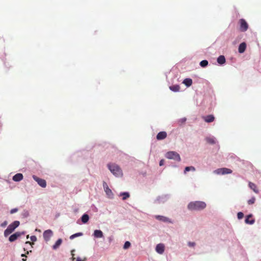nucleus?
Segmentation results:
<instances>
[{"instance_id":"nucleus-2","label":"nucleus","mask_w":261,"mask_h":261,"mask_svg":"<svg viewBox=\"0 0 261 261\" xmlns=\"http://www.w3.org/2000/svg\"><path fill=\"white\" fill-rule=\"evenodd\" d=\"M108 168L112 173L116 177H122L123 172L120 167L115 163L108 164Z\"/></svg>"},{"instance_id":"nucleus-35","label":"nucleus","mask_w":261,"mask_h":261,"mask_svg":"<svg viewBox=\"0 0 261 261\" xmlns=\"http://www.w3.org/2000/svg\"><path fill=\"white\" fill-rule=\"evenodd\" d=\"M103 187L104 190L106 189V188H109L107 184L105 181L103 182Z\"/></svg>"},{"instance_id":"nucleus-16","label":"nucleus","mask_w":261,"mask_h":261,"mask_svg":"<svg viewBox=\"0 0 261 261\" xmlns=\"http://www.w3.org/2000/svg\"><path fill=\"white\" fill-rule=\"evenodd\" d=\"M249 187L252 189L255 193H258L259 191L257 188V187L255 184L253 182H249Z\"/></svg>"},{"instance_id":"nucleus-30","label":"nucleus","mask_w":261,"mask_h":261,"mask_svg":"<svg viewBox=\"0 0 261 261\" xmlns=\"http://www.w3.org/2000/svg\"><path fill=\"white\" fill-rule=\"evenodd\" d=\"M255 201V198L254 197H252L250 199L248 200L247 202L248 204H252L254 203Z\"/></svg>"},{"instance_id":"nucleus-12","label":"nucleus","mask_w":261,"mask_h":261,"mask_svg":"<svg viewBox=\"0 0 261 261\" xmlns=\"http://www.w3.org/2000/svg\"><path fill=\"white\" fill-rule=\"evenodd\" d=\"M252 217L253 216L252 214L248 215L245 219L246 223L249 224H254V223L255 222V220L253 218H252Z\"/></svg>"},{"instance_id":"nucleus-34","label":"nucleus","mask_w":261,"mask_h":261,"mask_svg":"<svg viewBox=\"0 0 261 261\" xmlns=\"http://www.w3.org/2000/svg\"><path fill=\"white\" fill-rule=\"evenodd\" d=\"M18 208H13V209H12V210L10 211V213H11V214H14V213H15L17 212L18 211Z\"/></svg>"},{"instance_id":"nucleus-3","label":"nucleus","mask_w":261,"mask_h":261,"mask_svg":"<svg viewBox=\"0 0 261 261\" xmlns=\"http://www.w3.org/2000/svg\"><path fill=\"white\" fill-rule=\"evenodd\" d=\"M19 224L20 222L18 221H15L10 224L4 231L5 236L6 237L11 233L14 229L19 225Z\"/></svg>"},{"instance_id":"nucleus-25","label":"nucleus","mask_w":261,"mask_h":261,"mask_svg":"<svg viewBox=\"0 0 261 261\" xmlns=\"http://www.w3.org/2000/svg\"><path fill=\"white\" fill-rule=\"evenodd\" d=\"M120 196H122V200H125L129 198L130 195L128 192H123L120 194Z\"/></svg>"},{"instance_id":"nucleus-42","label":"nucleus","mask_w":261,"mask_h":261,"mask_svg":"<svg viewBox=\"0 0 261 261\" xmlns=\"http://www.w3.org/2000/svg\"><path fill=\"white\" fill-rule=\"evenodd\" d=\"M25 260H26L25 259H24V258L22 259L23 261H25Z\"/></svg>"},{"instance_id":"nucleus-13","label":"nucleus","mask_w":261,"mask_h":261,"mask_svg":"<svg viewBox=\"0 0 261 261\" xmlns=\"http://www.w3.org/2000/svg\"><path fill=\"white\" fill-rule=\"evenodd\" d=\"M167 137V133L165 132H161L156 136V139L158 140L164 139Z\"/></svg>"},{"instance_id":"nucleus-18","label":"nucleus","mask_w":261,"mask_h":261,"mask_svg":"<svg viewBox=\"0 0 261 261\" xmlns=\"http://www.w3.org/2000/svg\"><path fill=\"white\" fill-rule=\"evenodd\" d=\"M225 61H226V60H225V57L224 56H220L218 58H217V62L219 64H223L224 63H225Z\"/></svg>"},{"instance_id":"nucleus-22","label":"nucleus","mask_w":261,"mask_h":261,"mask_svg":"<svg viewBox=\"0 0 261 261\" xmlns=\"http://www.w3.org/2000/svg\"><path fill=\"white\" fill-rule=\"evenodd\" d=\"M62 242V240L61 239H58L56 242L55 243V244L53 245V248L54 249H57L59 246L61 244Z\"/></svg>"},{"instance_id":"nucleus-21","label":"nucleus","mask_w":261,"mask_h":261,"mask_svg":"<svg viewBox=\"0 0 261 261\" xmlns=\"http://www.w3.org/2000/svg\"><path fill=\"white\" fill-rule=\"evenodd\" d=\"M89 217L86 214H84L81 218V220L83 223H86L89 221Z\"/></svg>"},{"instance_id":"nucleus-15","label":"nucleus","mask_w":261,"mask_h":261,"mask_svg":"<svg viewBox=\"0 0 261 261\" xmlns=\"http://www.w3.org/2000/svg\"><path fill=\"white\" fill-rule=\"evenodd\" d=\"M23 179V175L21 173H17L13 177V180L15 181H19Z\"/></svg>"},{"instance_id":"nucleus-28","label":"nucleus","mask_w":261,"mask_h":261,"mask_svg":"<svg viewBox=\"0 0 261 261\" xmlns=\"http://www.w3.org/2000/svg\"><path fill=\"white\" fill-rule=\"evenodd\" d=\"M82 235H83V233L82 232L76 233L75 234L71 235L70 237V239L72 240V239H74L75 237L82 236Z\"/></svg>"},{"instance_id":"nucleus-20","label":"nucleus","mask_w":261,"mask_h":261,"mask_svg":"<svg viewBox=\"0 0 261 261\" xmlns=\"http://www.w3.org/2000/svg\"><path fill=\"white\" fill-rule=\"evenodd\" d=\"M183 83L187 87H189L192 84V80L191 79L187 78L184 80Z\"/></svg>"},{"instance_id":"nucleus-17","label":"nucleus","mask_w":261,"mask_h":261,"mask_svg":"<svg viewBox=\"0 0 261 261\" xmlns=\"http://www.w3.org/2000/svg\"><path fill=\"white\" fill-rule=\"evenodd\" d=\"M94 236L97 238H102L103 237V233L100 230H95L94 232Z\"/></svg>"},{"instance_id":"nucleus-33","label":"nucleus","mask_w":261,"mask_h":261,"mask_svg":"<svg viewBox=\"0 0 261 261\" xmlns=\"http://www.w3.org/2000/svg\"><path fill=\"white\" fill-rule=\"evenodd\" d=\"M30 239L32 242H36L37 241V238L35 236H31Z\"/></svg>"},{"instance_id":"nucleus-41","label":"nucleus","mask_w":261,"mask_h":261,"mask_svg":"<svg viewBox=\"0 0 261 261\" xmlns=\"http://www.w3.org/2000/svg\"><path fill=\"white\" fill-rule=\"evenodd\" d=\"M21 256H25V257H27V256H26V255H25V254H21Z\"/></svg>"},{"instance_id":"nucleus-1","label":"nucleus","mask_w":261,"mask_h":261,"mask_svg":"<svg viewBox=\"0 0 261 261\" xmlns=\"http://www.w3.org/2000/svg\"><path fill=\"white\" fill-rule=\"evenodd\" d=\"M206 205L204 202L196 201L190 202L188 205V208L190 211H201L203 210Z\"/></svg>"},{"instance_id":"nucleus-27","label":"nucleus","mask_w":261,"mask_h":261,"mask_svg":"<svg viewBox=\"0 0 261 261\" xmlns=\"http://www.w3.org/2000/svg\"><path fill=\"white\" fill-rule=\"evenodd\" d=\"M190 170L195 171V167L193 166L186 167L185 169L184 172H185V173H186L187 172H188Z\"/></svg>"},{"instance_id":"nucleus-26","label":"nucleus","mask_w":261,"mask_h":261,"mask_svg":"<svg viewBox=\"0 0 261 261\" xmlns=\"http://www.w3.org/2000/svg\"><path fill=\"white\" fill-rule=\"evenodd\" d=\"M206 141L208 143L211 144H215L216 143V141L214 138L207 137L206 138Z\"/></svg>"},{"instance_id":"nucleus-24","label":"nucleus","mask_w":261,"mask_h":261,"mask_svg":"<svg viewBox=\"0 0 261 261\" xmlns=\"http://www.w3.org/2000/svg\"><path fill=\"white\" fill-rule=\"evenodd\" d=\"M155 218L160 221H163V222H168L169 221V219L167 217H165L164 216H156Z\"/></svg>"},{"instance_id":"nucleus-8","label":"nucleus","mask_w":261,"mask_h":261,"mask_svg":"<svg viewBox=\"0 0 261 261\" xmlns=\"http://www.w3.org/2000/svg\"><path fill=\"white\" fill-rule=\"evenodd\" d=\"M43 238L46 241H49L51 236L53 235V232L51 230L48 229L43 232Z\"/></svg>"},{"instance_id":"nucleus-4","label":"nucleus","mask_w":261,"mask_h":261,"mask_svg":"<svg viewBox=\"0 0 261 261\" xmlns=\"http://www.w3.org/2000/svg\"><path fill=\"white\" fill-rule=\"evenodd\" d=\"M165 156L168 159H172L178 162L180 161L179 154L175 151H169L166 153Z\"/></svg>"},{"instance_id":"nucleus-23","label":"nucleus","mask_w":261,"mask_h":261,"mask_svg":"<svg viewBox=\"0 0 261 261\" xmlns=\"http://www.w3.org/2000/svg\"><path fill=\"white\" fill-rule=\"evenodd\" d=\"M169 88L172 91L177 92L179 90L180 87L179 85H172L171 86H170Z\"/></svg>"},{"instance_id":"nucleus-40","label":"nucleus","mask_w":261,"mask_h":261,"mask_svg":"<svg viewBox=\"0 0 261 261\" xmlns=\"http://www.w3.org/2000/svg\"><path fill=\"white\" fill-rule=\"evenodd\" d=\"M186 120V119L182 120V122H185Z\"/></svg>"},{"instance_id":"nucleus-6","label":"nucleus","mask_w":261,"mask_h":261,"mask_svg":"<svg viewBox=\"0 0 261 261\" xmlns=\"http://www.w3.org/2000/svg\"><path fill=\"white\" fill-rule=\"evenodd\" d=\"M240 30L241 32H245L248 28V24L244 19H241L239 20Z\"/></svg>"},{"instance_id":"nucleus-5","label":"nucleus","mask_w":261,"mask_h":261,"mask_svg":"<svg viewBox=\"0 0 261 261\" xmlns=\"http://www.w3.org/2000/svg\"><path fill=\"white\" fill-rule=\"evenodd\" d=\"M232 171L228 168H222L218 169L214 171V173L217 174H230L231 173Z\"/></svg>"},{"instance_id":"nucleus-11","label":"nucleus","mask_w":261,"mask_h":261,"mask_svg":"<svg viewBox=\"0 0 261 261\" xmlns=\"http://www.w3.org/2000/svg\"><path fill=\"white\" fill-rule=\"evenodd\" d=\"M21 234V233L19 232H16L15 233L12 234L9 238V240L10 242H13L15 241L18 237Z\"/></svg>"},{"instance_id":"nucleus-37","label":"nucleus","mask_w":261,"mask_h":261,"mask_svg":"<svg viewBox=\"0 0 261 261\" xmlns=\"http://www.w3.org/2000/svg\"><path fill=\"white\" fill-rule=\"evenodd\" d=\"M7 225V222L6 221H5L1 224V226L2 227H5Z\"/></svg>"},{"instance_id":"nucleus-14","label":"nucleus","mask_w":261,"mask_h":261,"mask_svg":"<svg viewBox=\"0 0 261 261\" xmlns=\"http://www.w3.org/2000/svg\"><path fill=\"white\" fill-rule=\"evenodd\" d=\"M246 49V44L245 42L241 43L239 46L238 51L240 53H243Z\"/></svg>"},{"instance_id":"nucleus-38","label":"nucleus","mask_w":261,"mask_h":261,"mask_svg":"<svg viewBox=\"0 0 261 261\" xmlns=\"http://www.w3.org/2000/svg\"><path fill=\"white\" fill-rule=\"evenodd\" d=\"M164 164V160H161L160 162V166H163Z\"/></svg>"},{"instance_id":"nucleus-29","label":"nucleus","mask_w":261,"mask_h":261,"mask_svg":"<svg viewBox=\"0 0 261 261\" xmlns=\"http://www.w3.org/2000/svg\"><path fill=\"white\" fill-rule=\"evenodd\" d=\"M208 61L207 60H202L200 63V65L202 67H205L208 65Z\"/></svg>"},{"instance_id":"nucleus-32","label":"nucleus","mask_w":261,"mask_h":261,"mask_svg":"<svg viewBox=\"0 0 261 261\" xmlns=\"http://www.w3.org/2000/svg\"><path fill=\"white\" fill-rule=\"evenodd\" d=\"M237 216L239 219H241L244 217V214L242 212H239L237 214Z\"/></svg>"},{"instance_id":"nucleus-36","label":"nucleus","mask_w":261,"mask_h":261,"mask_svg":"<svg viewBox=\"0 0 261 261\" xmlns=\"http://www.w3.org/2000/svg\"><path fill=\"white\" fill-rule=\"evenodd\" d=\"M188 245L190 247H194L195 245V243L194 242H189L188 243Z\"/></svg>"},{"instance_id":"nucleus-31","label":"nucleus","mask_w":261,"mask_h":261,"mask_svg":"<svg viewBox=\"0 0 261 261\" xmlns=\"http://www.w3.org/2000/svg\"><path fill=\"white\" fill-rule=\"evenodd\" d=\"M130 246V243L128 241H126L123 246V248L124 249H128Z\"/></svg>"},{"instance_id":"nucleus-39","label":"nucleus","mask_w":261,"mask_h":261,"mask_svg":"<svg viewBox=\"0 0 261 261\" xmlns=\"http://www.w3.org/2000/svg\"><path fill=\"white\" fill-rule=\"evenodd\" d=\"M26 243V244H30V245H33V244H33V243H31V242H29V241H27V242H26V243Z\"/></svg>"},{"instance_id":"nucleus-9","label":"nucleus","mask_w":261,"mask_h":261,"mask_svg":"<svg viewBox=\"0 0 261 261\" xmlns=\"http://www.w3.org/2000/svg\"><path fill=\"white\" fill-rule=\"evenodd\" d=\"M165 250V246L163 244H159L155 247V251L159 254H162Z\"/></svg>"},{"instance_id":"nucleus-7","label":"nucleus","mask_w":261,"mask_h":261,"mask_svg":"<svg viewBox=\"0 0 261 261\" xmlns=\"http://www.w3.org/2000/svg\"><path fill=\"white\" fill-rule=\"evenodd\" d=\"M33 179L37 182L38 184L42 188H45L46 186V182L45 180L40 178L36 175L33 176Z\"/></svg>"},{"instance_id":"nucleus-10","label":"nucleus","mask_w":261,"mask_h":261,"mask_svg":"<svg viewBox=\"0 0 261 261\" xmlns=\"http://www.w3.org/2000/svg\"><path fill=\"white\" fill-rule=\"evenodd\" d=\"M203 119L207 123L213 122L215 120V117L213 115H209L202 117Z\"/></svg>"},{"instance_id":"nucleus-19","label":"nucleus","mask_w":261,"mask_h":261,"mask_svg":"<svg viewBox=\"0 0 261 261\" xmlns=\"http://www.w3.org/2000/svg\"><path fill=\"white\" fill-rule=\"evenodd\" d=\"M105 192H106V194L107 195L109 198H113V193L112 190L109 188H106V189L105 190Z\"/></svg>"}]
</instances>
